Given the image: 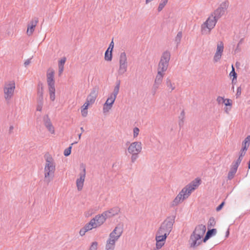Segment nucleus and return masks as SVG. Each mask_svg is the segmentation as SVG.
Returning a JSON list of instances; mask_svg holds the SVG:
<instances>
[{
	"label": "nucleus",
	"instance_id": "nucleus-1",
	"mask_svg": "<svg viewBox=\"0 0 250 250\" xmlns=\"http://www.w3.org/2000/svg\"><path fill=\"white\" fill-rule=\"evenodd\" d=\"M201 182V179L197 178L184 187L171 202V206L172 207L177 206L185 200L188 198L192 192L199 186Z\"/></svg>",
	"mask_w": 250,
	"mask_h": 250
},
{
	"label": "nucleus",
	"instance_id": "nucleus-2",
	"mask_svg": "<svg viewBox=\"0 0 250 250\" xmlns=\"http://www.w3.org/2000/svg\"><path fill=\"white\" fill-rule=\"evenodd\" d=\"M55 170L56 165L54 159L50 156H46L43 170L44 179L47 182L52 180Z\"/></svg>",
	"mask_w": 250,
	"mask_h": 250
},
{
	"label": "nucleus",
	"instance_id": "nucleus-3",
	"mask_svg": "<svg viewBox=\"0 0 250 250\" xmlns=\"http://www.w3.org/2000/svg\"><path fill=\"white\" fill-rule=\"evenodd\" d=\"M55 71L53 68H49L46 72V81L50 100L54 101L56 99L55 86Z\"/></svg>",
	"mask_w": 250,
	"mask_h": 250
},
{
	"label": "nucleus",
	"instance_id": "nucleus-4",
	"mask_svg": "<svg viewBox=\"0 0 250 250\" xmlns=\"http://www.w3.org/2000/svg\"><path fill=\"white\" fill-rule=\"evenodd\" d=\"M217 18L216 16L211 14L207 20L201 25V33L203 35H208L210 33L211 30L214 28L216 22Z\"/></svg>",
	"mask_w": 250,
	"mask_h": 250
},
{
	"label": "nucleus",
	"instance_id": "nucleus-5",
	"mask_svg": "<svg viewBox=\"0 0 250 250\" xmlns=\"http://www.w3.org/2000/svg\"><path fill=\"white\" fill-rule=\"evenodd\" d=\"M142 150V144L140 141L132 142L127 148V151L131 155L132 162H134L138 157V155Z\"/></svg>",
	"mask_w": 250,
	"mask_h": 250
},
{
	"label": "nucleus",
	"instance_id": "nucleus-6",
	"mask_svg": "<svg viewBox=\"0 0 250 250\" xmlns=\"http://www.w3.org/2000/svg\"><path fill=\"white\" fill-rule=\"evenodd\" d=\"M16 88L14 81H8L5 83L3 86L4 98L6 101H9L13 97Z\"/></svg>",
	"mask_w": 250,
	"mask_h": 250
},
{
	"label": "nucleus",
	"instance_id": "nucleus-7",
	"mask_svg": "<svg viewBox=\"0 0 250 250\" xmlns=\"http://www.w3.org/2000/svg\"><path fill=\"white\" fill-rule=\"evenodd\" d=\"M170 58V53L168 51L164 52L158 64V71L165 73L167 70Z\"/></svg>",
	"mask_w": 250,
	"mask_h": 250
},
{
	"label": "nucleus",
	"instance_id": "nucleus-8",
	"mask_svg": "<svg viewBox=\"0 0 250 250\" xmlns=\"http://www.w3.org/2000/svg\"><path fill=\"white\" fill-rule=\"evenodd\" d=\"M80 169L81 171L77 176L76 180V187L78 191H81L83 189L86 177L85 166L83 164H82Z\"/></svg>",
	"mask_w": 250,
	"mask_h": 250
},
{
	"label": "nucleus",
	"instance_id": "nucleus-9",
	"mask_svg": "<svg viewBox=\"0 0 250 250\" xmlns=\"http://www.w3.org/2000/svg\"><path fill=\"white\" fill-rule=\"evenodd\" d=\"M119 66L118 73L119 74L122 75L127 71V58L126 54L125 52L121 53L119 59Z\"/></svg>",
	"mask_w": 250,
	"mask_h": 250
},
{
	"label": "nucleus",
	"instance_id": "nucleus-10",
	"mask_svg": "<svg viewBox=\"0 0 250 250\" xmlns=\"http://www.w3.org/2000/svg\"><path fill=\"white\" fill-rule=\"evenodd\" d=\"M106 221L103 213L96 215L88 223L91 228L95 229L102 225Z\"/></svg>",
	"mask_w": 250,
	"mask_h": 250
},
{
	"label": "nucleus",
	"instance_id": "nucleus-11",
	"mask_svg": "<svg viewBox=\"0 0 250 250\" xmlns=\"http://www.w3.org/2000/svg\"><path fill=\"white\" fill-rule=\"evenodd\" d=\"M224 50V43L222 41L218 42L217 43L216 48L213 57V61L214 62H217L221 60L223 54Z\"/></svg>",
	"mask_w": 250,
	"mask_h": 250
},
{
	"label": "nucleus",
	"instance_id": "nucleus-12",
	"mask_svg": "<svg viewBox=\"0 0 250 250\" xmlns=\"http://www.w3.org/2000/svg\"><path fill=\"white\" fill-rule=\"evenodd\" d=\"M204 242V237L191 233L188 243L191 248H196Z\"/></svg>",
	"mask_w": 250,
	"mask_h": 250
},
{
	"label": "nucleus",
	"instance_id": "nucleus-13",
	"mask_svg": "<svg viewBox=\"0 0 250 250\" xmlns=\"http://www.w3.org/2000/svg\"><path fill=\"white\" fill-rule=\"evenodd\" d=\"M173 224V221L172 220L168 219L166 220L161 225L159 229L164 232L166 236L170 233Z\"/></svg>",
	"mask_w": 250,
	"mask_h": 250
},
{
	"label": "nucleus",
	"instance_id": "nucleus-14",
	"mask_svg": "<svg viewBox=\"0 0 250 250\" xmlns=\"http://www.w3.org/2000/svg\"><path fill=\"white\" fill-rule=\"evenodd\" d=\"M43 122L44 126L48 131L51 134H55V128L53 125L51 120L48 115H44L43 116Z\"/></svg>",
	"mask_w": 250,
	"mask_h": 250
},
{
	"label": "nucleus",
	"instance_id": "nucleus-15",
	"mask_svg": "<svg viewBox=\"0 0 250 250\" xmlns=\"http://www.w3.org/2000/svg\"><path fill=\"white\" fill-rule=\"evenodd\" d=\"M123 231V228L122 225L119 224L114 229V230L110 233L109 237L117 241L120 237L121 236Z\"/></svg>",
	"mask_w": 250,
	"mask_h": 250
},
{
	"label": "nucleus",
	"instance_id": "nucleus-16",
	"mask_svg": "<svg viewBox=\"0 0 250 250\" xmlns=\"http://www.w3.org/2000/svg\"><path fill=\"white\" fill-rule=\"evenodd\" d=\"M115 97L110 95L103 105V112L107 113L112 108L116 100Z\"/></svg>",
	"mask_w": 250,
	"mask_h": 250
},
{
	"label": "nucleus",
	"instance_id": "nucleus-17",
	"mask_svg": "<svg viewBox=\"0 0 250 250\" xmlns=\"http://www.w3.org/2000/svg\"><path fill=\"white\" fill-rule=\"evenodd\" d=\"M250 136H248L242 143V147L240 151L239 157L242 158L245 155L246 152L250 146Z\"/></svg>",
	"mask_w": 250,
	"mask_h": 250
},
{
	"label": "nucleus",
	"instance_id": "nucleus-18",
	"mask_svg": "<svg viewBox=\"0 0 250 250\" xmlns=\"http://www.w3.org/2000/svg\"><path fill=\"white\" fill-rule=\"evenodd\" d=\"M120 211V208L118 207H116L103 212V214L106 219L113 217L118 214Z\"/></svg>",
	"mask_w": 250,
	"mask_h": 250
},
{
	"label": "nucleus",
	"instance_id": "nucleus-19",
	"mask_svg": "<svg viewBox=\"0 0 250 250\" xmlns=\"http://www.w3.org/2000/svg\"><path fill=\"white\" fill-rule=\"evenodd\" d=\"M206 231V227L205 225L200 224L197 225L195 228L192 233L194 234L201 236L203 237H205V232Z\"/></svg>",
	"mask_w": 250,
	"mask_h": 250
},
{
	"label": "nucleus",
	"instance_id": "nucleus-20",
	"mask_svg": "<svg viewBox=\"0 0 250 250\" xmlns=\"http://www.w3.org/2000/svg\"><path fill=\"white\" fill-rule=\"evenodd\" d=\"M167 236L155 235L156 248L157 250L161 249L165 244Z\"/></svg>",
	"mask_w": 250,
	"mask_h": 250
},
{
	"label": "nucleus",
	"instance_id": "nucleus-21",
	"mask_svg": "<svg viewBox=\"0 0 250 250\" xmlns=\"http://www.w3.org/2000/svg\"><path fill=\"white\" fill-rule=\"evenodd\" d=\"M97 90L96 89H93L88 95L85 102L90 105L93 104L97 98Z\"/></svg>",
	"mask_w": 250,
	"mask_h": 250
},
{
	"label": "nucleus",
	"instance_id": "nucleus-22",
	"mask_svg": "<svg viewBox=\"0 0 250 250\" xmlns=\"http://www.w3.org/2000/svg\"><path fill=\"white\" fill-rule=\"evenodd\" d=\"M117 241L109 237L107 240L106 244L105 245L106 250H114L115 248V243Z\"/></svg>",
	"mask_w": 250,
	"mask_h": 250
},
{
	"label": "nucleus",
	"instance_id": "nucleus-23",
	"mask_svg": "<svg viewBox=\"0 0 250 250\" xmlns=\"http://www.w3.org/2000/svg\"><path fill=\"white\" fill-rule=\"evenodd\" d=\"M165 73L158 71L154 82V86L157 87L162 82Z\"/></svg>",
	"mask_w": 250,
	"mask_h": 250
},
{
	"label": "nucleus",
	"instance_id": "nucleus-24",
	"mask_svg": "<svg viewBox=\"0 0 250 250\" xmlns=\"http://www.w3.org/2000/svg\"><path fill=\"white\" fill-rule=\"evenodd\" d=\"M43 105V92L42 91L40 93V97L39 101L38 102V104L37 105L36 110L39 112H42V110Z\"/></svg>",
	"mask_w": 250,
	"mask_h": 250
},
{
	"label": "nucleus",
	"instance_id": "nucleus-25",
	"mask_svg": "<svg viewBox=\"0 0 250 250\" xmlns=\"http://www.w3.org/2000/svg\"><path fill=\"white\" fill-rule=\"evenodd\" d=\"M66 58H62L58 62V73L59 75L61 76L63 71L64 64L66 62Z\"/></svg>",
	"mask_w": 250,
	"mask_h": 250
},
{
	"label": "nucleus",
	"instance_id": "nucleus-26",
	"mask_svg": "<svg viewBox=\"0 0 250 250\" xmlns=\"http://www.w3.org/2000/svg\"><path fill=\"white\" fill-rule=\"evenodd\" d=\"M223 104L226 106V107L224 108L225 112L226 113L229 114L232 107V101L229 99H225V102Z\"/></svg>",
	"mask_w": 250,
	"mask_h": 250
},
{
	"label": "nucleus",
	"instance_id": "nucleus-27",
	"mask_svg": "<svg viewBox=\"0 0 250 250\" xmlns=\"http://www.w3.org/2000/svg\"><path fill=\"white\" fill-rule=\"evenodd\" d=\"M37 21H32L30 24L28 25L26 33L28 36H31L35 30V28L37 25Z\"/></svg>",
	"mask_w": 250,
	"mask_h": 250
},
{
	"label": "nucleus",
	"instance_id": "nucleus-28",
	"mask_svg": "<svg viewBox=\"0 0 250 250\" xmlns=\"http://www.w3.org/2000/svg\"><path fill=\"white\" fill-rule=\"evenodd\" d=\"M89 105H90V104L87 103L86 102H85L83 105L82 106L81 112L83 117H85L87 116L88 114L87 109Z\"/></svg>",
	"mask_w": 250,
	"mask_h": 250
},
{
	"label": "nucleus",
	"instance_id": "nucleus-29",
	"mask_svg": "<svg viewBox=\"0 0 250 250\" xmlns=\"http://www.w3.org/2000/svg\"><path fill=\"white\" fill-rule=\"evenodd\" d=\"M92 229L88 223H87L84 227L82 228L79 231V234L81 236H83L85 234V233L89 230H92Z\"/></svg>",
	"mask_w": 250,
	"mask_h": 250
},
{
	"label": "nucleus",
	"instance_id": "nucleus-30",
	"mask_svg": "<svg viewBox=\"0 0 250 250\" xmlns=\"http://www.w3.org/2000/svg\"><path fill=\"white\" fill-rule=\"evenodd\" d=\"M216 232V229H215L208 230L204 237V242H206L213 235H215Z\"/></svg>",
	"mask_w": 250,
	"mask_h": 250
},
{
	"label": "nucleus",
	"instance_id": "nucleus-31",
	"mask_svg": "<svg viewBox=\"0 0 250 250\" xmlns=\"http://www.w3.org/2000/svg\"><path fill=\"white\" fill-rule=\"evenodd\" d=\"M225 13V10L220 8L219 7L214 11L213 15L216 16L217 20Z\"/></svg>",
	"mask_w": 250,
	"mask_h": 250
},
{
	"label": "nucleus",
	"instance_id": "nucleus-32",
	"mask_svg": "<svg viewBox=\"0 0 250 250\" xmlns=\"http://www.w3.org/2000/svg\"><path fill=\"white\" fill-rule=\"evenodd\" d=\"M112 59V51L106 50L104 54V59L107 61H111Z\"/></svg>",
	"mask_w": 250,
	"mask_h": 250
},
{
	"label": "nucleus",
	"instance_id": "nucleus-33",
	"mask_svg": "<svg viewBox=\"0 0 250 250\" xmlns=\"http://www.w3.org/2000/svg\"><path fill=\"white\" fill-rule=\"evenodd\" d=\"M167 90L170 91H172L175 89V86L174 83H172L170 80L167 79L166 81Z\"/></svg>",
	"mask_w": 250,
	"mask_h": 250
},
{
	"label": "nucleus",
	"instance_id": "nucleus-34",
	"mask_svg": "<svg viewBox=\"0 0 250 250\" xmlns=\"http://www.w3.org/2000/svg\"><path fill=\"white\" fill-rule=\"evenodd\" d=\"M231 67H232V70L231 71V72L229 73V76H230V77H233L232 81V83H233L234 80H235V81L236 80L237 74L235 72L234 68L233 65H232Z\"/></svg>",
	"mask_w": 250,
	"mask_h": 250
},
{
	"label": "nucleus",
	"instance_id": "nucleus-35",
	"mask_svg": "<svg viewBox=\"0 0 250 250\" xmlns=\"http://www.w3.org/2000/svg\"><path fill=\"white\" fill-rule=\"evenodd\" d=\"M167 1L168 0H163L161 1L158 7V11L159 12H160L162 10V9L164 8V7L167 3Z\"/></svg>",
	"mask_w": 250,
	"mask_h": 250
},
{
	"label": "nucleus",
	"instance_id": "nucleus-36",
	"mask_svg": "<svg viewBox=\"0 0 250 250\" xmlns=\"http://www.w3.org/2000/svg\"><path fill=\"white\" fill-rule=\"evenodd\" d=\"M237 168H236L235 167H232V169H231V170L229 172V174H228V178L229 179H231L233 178L236 171H237Z\"/></svg>",
	"mask_w": 250,
	"mask_h": 250
},
{
	"label": "nucleus",
	"instance_id": "nucleus-37",
	"mask_svg": "<svg viewBox=\"0 0 250 250\" xmlns=\"http://www.w3.org/2000/svg\"><path fill=\"white\" fill-rule=\"evenodd\" d=\"M120 84H118L114 88L113 93L111 94L110 95L115 97L116 98L117 96L119 91Z\"/></svg>",
	"mask_w": 250,
	"mask_h": 250
},
{
	"label": "nucleus",
	"instance_id": "nucleus-38",
	"mask_svg": "<svg viewBox=\"0 0 250 250\" xmlns=\"http://www.w3.org/2000/svg\"><path fill=\"white\" fill-rule=\"evenodd\" d=\"M94 213V212L93 211V209H89L84 212V215L85 217L88 218Z\"/></svg>",
	"mask_w": 250,
	"mask_h": 250
},
{
	"label": "nucleus",
	"instance_id": "nucleus-39",
	"mask_svg": "<svg viewBox=\"0 0 250 250\" xmlns=\"http://www.w3.org/2000/svg\"><path fill=\"white\" fill-rule=\"evenodd\" d=\"M140 129L138 127H135L133 130V138H136L139 134Z\"/></svg>",
	"mask_w": 250,
	"mask_h": 250
},
{
	"label": "nucleus",
	"instance_id": "nucleus-40",
	"mask_svg": "<svg viewBox=\"0 0 250 250\" xmlns=\"http://www.w3.org/2000/svg\"><path fill=\"white\" fill-rule=\"evenodd\" d=\"M98 243L97 242H93L88 250H97Z\"/></svg>",
	"mask_w": 250,
	"mask_h": 250
},
{
	"label": "nucleus",
	"instance_id": "nucleus-41",
	"mask_svg": "<svg viewBox=\"0 0 250 250\" xmlns=\"http://www.w3.org/2000/svg\"><path fill=\"white\" fill-rule=\"evenodd\" d=\"M228 6L229 2L228 1H224L220 4L219 7L225 11V10L228 8Z\"/></svg>",
	"mask_w": 250,
	"mask_h": 250
},
{
	"label": "nucleus",
	"instance_id": "nucleus-42",
	"mask_svg": "<svg viewBox=\"0 0 250 250\" xmlns=\"http://www.w3.org/2000/svg\"><path fill=\"white\" fill-rule=\"evenodd\" d=\"M71 149H72L71 146H70L67 148L65 149L64 150V153H63L64 155L65 156H69L71 154Z\"/></svg>",
	"mask_w": 250,
	"mask_h": 250
},
{
	"label": "nucleus",
	"instance_id": "nucleus-43",
	"mask_svg": "<svg viewBox=\"0 0 250 250\" xmlns=\"http://www.w3.org/2000/svg\"><path fill=\"white\" fill-rule=\"evenodd\" d=\"M225 99L221 96H218L217 98L216 101L219 104H223L225 102Z\"/></svg>",
	"mask_w": 250,
	"mask_h": 250
},
{
	"label": "nucleus",
	"instance_id": "nucleus-44",
	"mask_svg": "<svg viewBox=\"0 0 250 250\" xmlns=\"http://www.w3.org/2000/svg\"><path fill=\"white\" fill-rule=\"evenodd\" d=\"M242 160V158H241L239 157L238 158V159L237 160V161H236V163H235V164L233 165V167L237 169V168L238 167V166L240 164Z\"/></svg>",
	"mask_w": 250,
	"mask_h": 250
},
{
	"label": "nucleus",
	"instance_id": "nucleus-45",
	"mask_svg": "<svg viewBox=\"0 0 250 250\" xmlns=\"http://www.w3.org/2000/svg\"><path fill=\"white\" fill-rule=\"evenodd\" d=\"M113 47H114V42H113V41H112L110 42V44L109 45V47H108V48H107V50L112 52Z\"/></svg>",
	"mask_w": 250,
	"mask_h": 250
},
{
	"label": "nucleus",
	"instance_id": "nucleus-46",
	"mask_svg": "<svg viewBox=\"0 0 250 250\" xmlns=\"http://www.w3.org/2000/svg\"><path fill=\"white\" fill-rule=\"evenodd\" d=\"M156 235L159 236H164V237H165V233H164V232H163L162 230L159 229L157 231Z\"/></svg>",
	"mask_w": 250,
	"mask_h": 250
},
{
	"label": "nucleus",
	"instance_id": "nucleus-47",
	"mask_svg": "<svg viewBox=\"0 0 250 250\" xmlns=\"http://www.w3.org/2000/svg\"><path fill=\"white\" fill-rule=\"evenodd\" d=\"M182 33L179 32L177 34V36L176 37V40L179 42L182 38Z\"/></svg>",
	"mask_w": 250,
	"mask_h": 250
},
{
	"label": "nucleus",
	"instance_id": "nucleus-48",
	"mask_svg": "<svg viewBox=\"0 0 250 250\" xmlns=\"http://www.w3.org/2000/svg\"><path fill=\"white\" fill-rule=\"evenodd\" d=\"M224 205V202H222L217 208H216V210L217 211H219L222 208H223V206Z\"/></svg>",
	"mask_w": 250,
	"mask_h": 250
},
{
	"label": "nucleus",
	"instance_id": "nucleus-49",
	"mask_svg": "<svg viewBox=\"0 0 250 250\" xmlns=\"http://www.w3.org/2000/svg\"><path fill=\"white\" fill-rule=\"evenodd\" d=\"M209 222L211 226L214 225L215 223L214 220L213 219H210L209 220Z\"/></svg>",
	"mask_w": 250,
	"mask_h": 250
},
{
	"label": "nucleus",
	"instance_id": "nucleus-50",
	"mask_svg": "<svg viewBox=\"0 0 250 250\" xmlns=\"http://www.w3.org/2000/svg\"><path fill=\"white\" fill-rule=\"evenodd\" d=\"M241 94V89L240 88H237V96H239Z\"/></svg>",
	"mask_w": 250,
	"mask_h": 250
},
{
	"label": "nucleus",
	"instance_id": "nucleus-51",
	"mask_svg": "<svg viewBox=\"0 0 250 250\" xmlns=\"http://www.w3.org/2000/svg\"><path fill=\"white\" fill-rule=\"evenodd\" d=\"M29 63H30V62H29V61H26V62H24V65H25V66H27V65H28Z\"/></svg>",
	"mask_w": 250,
	"mask_h": 250
},
{
	"label": "nucleus",
	"instance_id": "nucleus-52",
	"mask_svg": "<svg viewBox=\"0 0 250 250\" xmlns=\"http://www.w3.org/2000/svg\"><path fill=\"white\" fill-rule=\"evenodd\" d=\"M153 0H146V4H147L149 2L152 1Z\"/></svg>",
	"mask_w": 250,
	"mask_h": 250
},
{
	"label": "nucleus",
	"instance_id": "nucleus-53",
	"mask_svg": "<svg viewBox=\"0 0 250 250\" xmlns=\"http://www.w3.org/2000/svg\"><path fill=\"white\" fill-rule=\"evenodd\" d=\"M229 235V230H228L226 233V236L228 237Z\"/></svg>",
	"mask_w": 250,
	"mask_h": 250
},
{
	"label": "nucleus",
	"instance_id": "nucleus-54",
	"mask_svg": "<svg viewBox=\"0 0 250 250\" xmlns=\"http://www.w3.org/2000/svg\"><path fill=\"white\" fill-rule=\"evenodd\" d=\"M81 137V134H79V138L80 139Z\"/></svg>",
	"mask_w": 250,
	"mask_h": 250
},
{
	"label": "nucleus",
	"instance_id": "nucleus-55",
	"mask_svg": "<svg viewBox=\"0 0 250 250\" xmlns=\"http://www.w3.org/2000/svg\"><path fill=\"white\" fill-rule=\"evenodd\" d=\"M81 130H82L83 131H84V130H83V127H81Z\"/></svg>",
	"mask_w": 250,
	"mask_h": 250
},
{
	"label": "nucleus",
	"instance_id": "nucleus-56",
	"mask_svg": "<svg viewBox=\"0 0 250 250\" xmlns=\"http://www.w3.org/2000/svg\"><path fill=\"white\" fill-rule=\"evenodd\" d=\"M13 129V126H11V127H10V129H11V130H12Z\"/></svg>",
	"mask_w": 250,
	"mask_h": 250
}]
</instances>
